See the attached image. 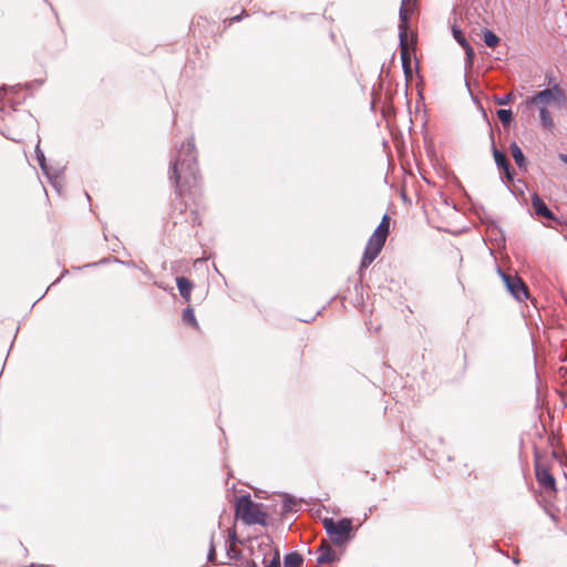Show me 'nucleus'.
<instances>
[{
    "instance_id": "18",
    "label": "nucleus",
    "mask_w": 567,
    "mask_h": 567,
    "mask_svg": "<svg viewBox=\"0 0 567 567\" xmlns=\"http://www.w3.org/2000/svg\"><path fill=\"white\" fill-rule=\"evenodd\" d=\"M236 540H237V538H236L235 530H229V546H228L229 558H236L238 556Z\"/></svg>"
},
{
    "instance_id": "21",
    "label": "nucleus",
    "mask_w": 567,
    "mask_h": 567,
    "mask_svg": "<svg viewBox=\"0 0 567 567\" xmlns=\"http://www.w3.org/2000/svg\"><path fill=\"white\" fill-rule=\"evenodd\" d=\"M513 120V113L511 110H498V121L504 125H508Z\"/></svg>"
},
{
    "instance_id": "4",
    "label": "nucleus",
    "mask_w": 567,
    "mask_h": 567,
    "mask_svg": "<svg viewBox=\"0 0 567 567\" xmlns=\"http://www.w3.org/2000/svg\"><path fill=\"white\" fill-rule=\"evenodd\" d=\"M254 567H280L279 549L269 539H262L257 547H251Z\"/></svg>"
},
{
    "instance_id": "27",
    "label": "nucleus",
    "mask_w": 567,
    "mask_h": 567,
    "mask_svg": "<svg viewBox=\"0 0 567 567\" xmlns=\"http://www.w3.org/2000/svg\"><path fill=\"white\" fill-rule=\"evenodd\" d=\"M491 140H492V153H493L494 158L496 159V144L494 142L493 131L492 130H491Z\"/></svg>"
},
{
    "instance_id": "20",
    "label": "nucleus",
    "mask_w": 567,
    "mask_h": 567,
    "mask_svg": "<svg viewBox=\"0 0 567 567\" xmlns=\"http://www.w3.org/2000/svg\"><path fill=\"white\" fill-rule=\"evenodd\" d=\"M183 320H184L186 323H188V324H190V326H193V327H196V328H197V326H198V324H197V321H196V319H195L194 310H193L190 307H188V308H186V309L184 310V313H183Z\"/></svg>"
},
{
    "instance_id": "2",
    "label": "nucleus",
    "mask_w": 567,
    "mask_h": 567,
    "mask_svg": "<svg viewBox=\"0 0 567 567\" xmlns=\"http://www.w3.org/2000/svg\"><path fill=\"white\" fill-rule=\"evenodd\" d=\"M416 0H402L401 9H400V55L402 61V68L404 71V75L406 80L412 79V56L411 50H413V42L410 44L408 39V21L410 14L415 7Z\"/></svg>"
},
{
    "instance_id": "26",
    "label": "nucleus",
    "mask_w": 567,
    "mask_h": 567,
    "mask_svg": "<svg viewBox=\"0 0 567 567\" xmlns=\"http://www.w3.org/2000/svg\"><path fill=\"white\" fill-rule=\"evenodd\" d=\"M13 91V87H6V86H2L0 89V103L3 101L4 96L7 95L8 92H11Z\"/></svg>"
},
{
    "instance_id": "23",
    "label": "nucleus",
    "mask_w": 567,
    "mask_h": 567,
    "mask_svg": "<svg viewBox=\"0 0 567 567\" xmlns=\"http://www.w3.org/2000/svg\"><path fill=\"white\" fill-rule=\"evenodd\" d=\"M513 100H514V94L513 93H508L504 97H498V105L509 104V103L513 102Z\"/></svg>"
},
{
    "instance_id": "7",
    "label": "nucleus",
    "mask_w": 567,
    "mask_h": 567,
    "mask_svg": "<svg viewBox=\"0 0 567 567\" xmlns=\"http://www.w3.org/2000/svg\"><path fill=\"white\" fill-rule=\"evenodd\" d=\"M498 277L502 279V282L508 293L513 296L517 301H524L528 299V288L516 272H504L498 269Z\"/></svg>"
},
{
    "instance_id": "32",
    "label": "nucleus",
    "mask_w": 567,
    "mask_h": 567,
    "mask_svg": "<svg viewBox=\"0 0 567 567\" xmlns=\"http://www.w3.org/2000/svg\"><path fill=\"white\" fill-rule=\"evenodd\" d=\"M551 458H553V460H556V458H557V453H556V452H553V453H551Z\"/></svg>"
},
{
    "instance_id": "28",
    "label": "nucleus",
    "mask_w": 567,
    "mask_h": 567,
    "mask_svg": "<svg viewBox=\"0 0 567 567\" xmlns=\"http://www.w3.org/2000/svg\"><path fill=\"white\" fill-rule=\"evenodd\" d=\"M9 138L16 141V142H20L22 140V134H17V135H11L9 136Z\"/></svg>"
},
{
    "instance_id": "11",
    "label": "nucleus",
    "mask_w": 567,
    "mask_h": 567,
    "mask_svg": "<svg viewBox=\"0 0 567 567\" xmlns=\"http://www.w3.org/2000/svg\"><path fill=\"white\" fill-rule=\"evenodd\" d=\"M530 200H532V206H533L536 215L542 216L547 219L555 218L551 210L546 206L545 202L537 194H534L532 196Z\"/></svg>"
},
{
    "instance_id": "13",
    "label": "nucleus",
    "mask_w": 567,
    "mask_h": 567,
    "mask_svg": "<svg viewBox=\"0 0 567 567\" xmlns=\"http://www.w3.org/2000/svg\"><path fill=\"white\" fill-rule=\"evenodd\" d=\"M176 285H177L181 296L185 299V301L188 302L190 300L193 282L185 277H177Z\"/></svg>"
},
{
    "instance_id": "25",
    "label": "nucleus",
    "mask_w": 567,
    "mask_h": 567,
    "mask_svg": "<svg viewBox=\"0 0 567 567\" xmlns=\"http://www.w3.org/2000/svg\"><path fill=\"white\" fill-rule=\"evenodd\" d=\"M215 555H216V549H215L214 543L212 542L210 547H209V553H208L209 561H215Z\"/></svg>"
},
{
    "instance_id": "9",
    "label": "nucleus",
    "mask_w": 567,
    "mask_h": 567,
    "mask_svg": "<svg viewBox=\"0 0 567 567\" xmlns=\"http://www.w3.org/2000/svg\"><path fill=\"white\" fill-rule=\"evenodd\" d=\"M554 97V91L553 90H543L535 94L534 96L529 97L526 103L528 105H535L538 109L546 107L548 109L549 105H551L555 102Z\"/></svg>"
},
{
    "instance_id": "30",
    "label": "nucleus",
    "mask_w": 567,
    "mask_h": 567,
    "mask_svg": "<svg viewBox=\"0 0 567 567\" xmlns=\"http://www.w3.org/2000/svg\"><path fill=\"white\" fill-rule=\"evenodd\" d=\"M559 158L561 162H564L565 164H567V155L566 154H560L559 155Z\"/></svg>"
},
{
    "instance_id": "17",
    "label": "nucleus",
    "mask_w": 567,
    "mask_h": 567,
    "mask_svg": "<svg viewBox=\"0 0 567 567\" xmlns=\"http://www.w3.org/2000/svg\"><path fill=\"white\" fill-rule=\"evenodd\" d=\"M498 168H502L505 172L507 181H513L508 161L506 156L501 152H498Z\"/></svg>"
},
{
    "instance_id": "22",
    "label": "nucleus",
    "mask_w": 567,
    "mask_h": 567,
    "mask_svg": "<svg viewBox=\"0 0 567 567\" xmlns=\"http://www.w3.org/2000/svg\"><path fill=\"white\" fill-rule=\"evenodd\" d=\"M37 158L39 161V164H40L41 168L45 172V169H47L45 157H44V154L39 148V146H37Z\"/></svg>"
},
{
    "instance_id": "15",
    "label": "nucleus",
    "mask_w": 567,
    "mask_h": 567,
    "mask_svg": "<svg viewBox=\"0 0 567 567\" xmlns=\"http://www.w3.org/2000/svg\"><path fill=\"white\" fill-rule=\"evenodd\" d=\"M511 153H512V156L515 161V163L517 164V166L519 168H524L526 169V159H525V156L520 150V147L517 145V144H512L511 146Z\"/></svg>"
},
{
    "instance_id": "14",
    "label": "nucleus",
    "mask_w": 567,
    "mask_h": 567,
    "mask_svg": "<svg viewBox=\"0 0 567 567\" xmlns=\"http://www.w3.org/2000/svg\"><path fill=\"white\" fill-rule=\"evenodd\" d=\"M539 110V117L542 126L545 130L553 131L555 128V123L553 121L551 114L546 107L538 109Z\"/></svg>"
},
{
    "instance_id": "1",
    "label": "nucleus",
    "mask_w": 567,
    "mask_h": 567,
    "mask_svg": "<svg viewBox=\"0 0 567 567\" xmlns=\"http://www.w3.org/2000/svg\"><path fill=\"white\" fill-rule=\"evenodd\" d=\"M196 147L192 140L182 144L177 157L172 164L171 179L174 182L176 195L181 203L175 205L173 212L178 210L184 215L190 205L189 221L194 226L202 225L200 212L205 209L203 205L202 177L195 154Z\"/></svg>"
},
{
    "instance_id": "24",
    "label": "nucleus",
    "mask_w": 567,
    "mask_h": 567,
    "mask_svg": "<svg viewBox=\"0 0 567 567\" xmlns=\"http://www.w3.org/2000/svg\"><path fill=\"white\" fill-rule=\"evenodd\" d=\"M549 90L554 91L555 100H557V99H559L560 96L564 95V91L558 85H555V86L550 87Z\"/></svg>"
},
{
    "instance_id": "16",
    "label": "nucleus",
    "mask_w": 567,
    "mask_h": 567,
    "mask_svg": "<svg viewBox=\"0 0 567 567\" xmlns=\"http://www.w3.org/2000/svg\"><path fill=\"white\" fill-rule=\"evenodd\" d=\"M302 564V557L298 553H290L286 555L284 559L285 567H300Z\"/></svg>"
},
{
    "instance_id": "31",
    "label": "nucleus",
    "mask_w": 567,
    "mask_h": 567,
    "mask_svg": "<svg viewBox=\"0 0 567 567\" xmlns=\"http://www.w3.org/2000/svg\"><path fill=\"white\" fill-rule=\"evenodd\" d=\"M240 18H241V16H236V17L231 18V21H239Z\"/></svg>"
},
{
    "instance_id": "6",
    "label": "nucleus",
    "mask_w": 567,
    "mask_h": 567,
    "mask_svg": "<svg viewBox=\"0 0 567 567\" xmlns=\"http://www.w3.org/2000/svg\"><path fill=\"white\" fill-rule=\"evenodd\" d=\"M323 527L329 535L330 540L334 545H343L351 538L352 522L351 519L343 518L334 522L332 518H324Z\"/></svg>"
},
{
    "instance_id": "29",
    "label": "nucleus",
    "mask_w": 567,
    "mask_h": 567,
    "mask_svg": "<svg viewBox=\"0 0 567 567\" xmlns=\"http://www.w3.org/2000/svg\"><path fill=\"white\" fill-rule=\"evenodd\" d=\"M494 230H495V226L494 225H491L489 227H487V236L492 237V235L494 234Z\"/></svg>"
},
{
    "instance_id": "3",
    "label": "nucleus",
    "mask_w": 567,
    "mask_h": 567,
    "mask_svg": "<svg viewBox=\"0 0 567 567\" xmlns=\"http://www.w3.org/2000/svg\"><path fill=\"white\" fill-rule=\"evenodd\" d=\"M390 221L391 218L389 215H384L381 219V223L375 228L373 234L370 236L362 259L360 269L368 268L375 258L380 255L382 248L384 247V244L386 241V238L390 234Z\"/></svg>"
},
{
    "instance_id": "5",
    "label": "nucleus",
    "mask_w": 567,
    "mask_h": 567,
    "mask_svg": "<svg viewBox=\"0 0 567 567\" xmlns=\"http://www.w3.org/2000/svg\"><path fill=\"white\" fill-rule=\"evenodd\" d=\"M236 517L248 525L265 524L266 514L261 511L260 505L254 503L249 496H241L236 502Z\"/></svg>"
},
{
    "instance_id": "10",
    "label": "nucleus",
    "mask_w": 567,
    "mask_h": 567,
    "mask_svg": "<svg viewBox=\"0 0 567 567\" xmlns=\"http://www.w3.org/2000/svg\"><path fill=\"white\" fill-rule=\"evenodd\" d=\"M337 559V554L332 550L328 540H322L318 550L317 564L323 567Z\"/></svg>"
},
{
    "instance_id": "8",
    "label": "nucleus",
    "mask_w": 567,
    "mask_h": 567,
    "mask_svg": "<svg viewBox=\"0 0 567 567\" xmlns=\"http://www.w3.org/2000/svg\"><path fill=\"white\" fill-rule=\"evenodd\" d=\"M535 473L542 488L548 493L556 492V481L551 474L549 460L537 454L535 457Z\"/></svg>"
},
{
    "instance_id": "12",
    "label": "nucleus",
    "mask_w": 567,
    "mask_h": 567,
    "mask_svg": "<svg viewBox=\"0 0 567 567\" xmlns=\"http://www.w3.org/2000/svg\"><path fill=\"white\" fill-rule=\"evenodd\" d=\"M453 35L455 40L465 49V53L467 56V60L470 63H472L473 56H474V50L467 42L466 38L464 37L463 32L455 27L453 28Z\"/></svg>"
},
{
    "instance_id": "19",
    "label": "nucleus",
    "mask_w": 567,
    "mask_h": 567,
    "mask_svg": "<svg viewBox=\"0 0 567 567\" xmlns=\"http://www.w3.org/2000/svg\"><path fill=\"white\" fill-rule=\"evenodd\" d=\"M483 33V40L484 42L486 43V45H488L489 48H495L496 47V34L491 31V30H483L482 31Z\"/></svg>"
}]
</instances>
